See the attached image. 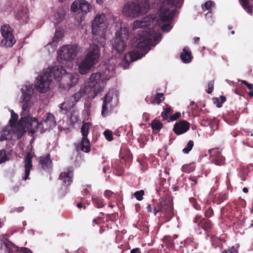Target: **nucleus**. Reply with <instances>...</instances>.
Wrapping results in <instances>:
<instances>
[{"mask_svg": "<svg viewBox=\"0 0 253 253\" xmlns=\"http://www.w3.org/2000/svg\"><path fill=\"white\" fill-rule=\"evenodd\" d=\"M21 90L22 94L21 98L24 103L20 113L21 119L13 129V131H15L19 134H23L26 131L33 134L38 131L42 133L54 127L56 123L51 113H47L41 123L36 118L32 117L29 115L30 108L34 104V89L32 85H25Z\"/></svg>", "mask_w": 253, "mask_h": 253, "instance_id": "nucleus-1", "label": "nucleus"}, {"mask_svg": "<svg viewBox=\"0 0 253 253\" xmlns=\"http://www.w3.org/2000/svg\"><path fill=\"white\" fill-rule=\"evenodd\" d=\"M154 15H149L142 20H136L133 22L132 29L136 30L139 28H146L136 34L133 39V46L137 51L130 52L125 55L124 57V68H127L129 63L141 58L149 50V46L152 43V26H154Z\"/></svg>", "mask_w": 253, "mask_h": 253, "instance_id": "nucleus-2", "label": "nucleus"}, {"mask_svg": "<svg viewBox=\"0 0 253 253\" xmlns=\"http://www.w3.org/2000/svg\"><path fill=\"white\" fill-rule=\"evenodd\" d=\"M183 0H163L160 4L159 8V19L154 16V26H152V43L151 45L155 46L161 40L160 30L161 28L164 32H169L172 26L170 24H164L165 21H169L172 19L176 13V9L180 8Z\"/></svg>", "mask_w": 253, "mask_h": 253, "instance_id": "nucleus-3", "label": "nucleus"}, {"mask_svg": "<svg viewBox=\"0 0 253 253\" xmlns=\"http://www.w3.org/2000/svg\"><path fill=\"white\" fill-rule=\"evenodd\" d=\"M114 67L111 69L105 68L101 72L93 73L90 76L88 81L85 84L90 91L94 93L95 97L102 92L106 85L107 81L113 75Z\"/></svg>", "mask_w": 253, "mask_h": 253, "instance_id": "nucleus-4", "label": "nucleus"}, {"mask_svg": "<svg viewBox=\"0 0 253 253\" xmlns=\"http://www.w3.org/2000/svg\"><path fill=\"white\" fill-rule=\"evenodd\" d=\"M100 56V49L96 44L90 45L87 49L84 58L78 62V71L81 75H85L89 72L92 68L98 62Z\"/></svg>", "mask_w": 253, "mask_h": 253, "instance_id": "nucleus-5", "label": "nucleus"}, {"mask_svg": "<svg viewBox=\"0 0 253 253\" xmlns=\"http://www.w3.org/2000/svg\"><path fill=\"white\" fill-rule=\"evenodd\" d=\"M156 0H137L125 4L123 14L126 17L135 18L144 14L150 7V4Z\"/></svg>", "mask_w": 253, "mask_h": 253, "instance_id": "nucleus-6", "label": "nucleus"}, {"mask_svg": "<svg viewBox=\"0 0 253 253\" xmlns=\"http://www.w3.org/2000/svg\"><path fill=\"white\" fill-rule=\"evenodd\" d=\"M83 97H85L87 99H94L95 98L94 93L90 91L89 88L84 85L81 87L78 91L69 98L66 99L63 103L60 104V108L62 109L63 108L66 110L70 109L74 107L77 102Z\"/></svg>", "mask_w": 253, "mask_h": 253, "instance_id": "nucleus-7", "label": "nucleus"}, {"mask_svg": "<svg viewBox=\"0 0 253 253\" xmlns=\"http://www.w3.org/2000/svg\"><path fill=\"white\" fill-rule=\"evenodd\" d=\"M79 51V47L76 45H66L62 46L58 51V60L62 64L64 62H68V66L71 68L73 63L71 62L77 55Z\"/></svg>", "mask_w": 253, "mask_h": 253, "instance_id": "nucleus-8", "label": "nucleus"}, {"mask_svg": "<svg viewBox=\"0 0 253 253\" xmlns=\"http://www.w3.org/2000/svg\"><path fill=\"white\" fill-rule=\"evenodd\" d=\"M107 27V19L104 14H97L92 23V32L94 35L101 36V44L104 45V34Z\"/></svg>", "mask_w": 253, "mask_h": 253, "instance_id": "nucleus-9", "label": "nucleus"}, {"mask_svg": "<svg viewBox=\"0 0 253 253\" xmlns=\"http://www.w3.org/2000/svg\"><path fill=\"white\" fill-rule=\"evenodd\" d=\"M118 95L115 90H110L106 95L102 106L101 114L102 116H107L111 111L112 108L117 106Z\"/></svg>", "mask_w": 253, "mask_h": 253, "instance_id": "nucleus-10", "label": "nucleus"}, {"mask_svg": "<svg viewBox=\"0 0 253 253\" xmlns=\"http://www.w3.org/2000/svg\"><path fill=\"white\" fill-rule=\"evenodd\" d=\"M52 81V77L48 75L44 70L36 78L35 87L41 93H45L50 89V84Z\"/></svg>", "mask_w": 253, "mask_h": 253, "instance_id": "nucleus-11", "label": "nucleus"}, {"mask_svg": "<svg viewBox=\"0 0 253 253\" xmlns=\"http://www.w3.org/2000/svg\"><path fill=\"white\" fill-rule=\"evenodd\" d=\"M173 208L171 200L167 198L162 199L157 207H154V214L161 212L165 217L170 220L173 216Z\"/></svg>", "mask_w": 253, "mask_h": 253, "instance_id": "nucleus-12", "label": "nucleus"}, {"mask_svg": "<svg viewBox=\"0 0 253 253\" xmlns=\"http://www.w3.org/2000/svg\"><path fill=\"white\" fill-rule=\"evenodd\" d=\"M92 8V5L86 0H75L70 8L71 11L77 15L86 14L91 11Z\"/></svg>", "mask_w": 253, "mask_h": 253, "instance_id": "nucleus-13", "label": "nucleus"}, {"mask_svg": "<svg viewBox=\"0 0 253 253\" xmlns=\"http://www.w3.org/2000/svg\"><path fill=\"white\" fill-rule=\"evenodd\" d=\"M1 33L3 39L0 42V45L4 47H11L16 42L13 36L12 30L8 25H4L1 28Z\"/></svg>", "mask_w": 253, "mask_h": 253, "instance_id": "nucleus-14", "label": "nucleus"}, {"mask_svg": "<svg viewBox=\"0 0 253 253\" xmlns=\"http://www.w3.org/2000/svg\"><path fill=\"white\" fill-rule=\"evenodd\" d=\"M115 21L117 22V29L116 32L115 38H120L126 41H127L129 37L128 27L125 23H123L119 19L115 18Z\"/></svg>", "mask_w": 253, "mask_h": 253, "instance_id": "nucleus-15", "label": "nucleus"}, {"mask_svg": "<svg viewBox=\"0 0 253 253\" xmlns=\"http://www.w3.org/2000/svg\"><path fill=\"white\" fill-rule=\"evenodd\" d=\"M44 71L48 73V75L52 77V80L53 79L58 80L65 75L66 72L61 66L49 67Z\"/></svg>", "mask_w": 253, "mask_h": 253, "instance_id": "nucleus-16", "label": "nucleus"}, {"mask_svg": "<svg viewBox=\"0 0 253 253\" xmlns=\"http://www.w3.org/2000/svg\"><path fill=\"white\" fill-rule=\"evenodd\" d=\"M35 156L33 152H27L24 158V168L25 175L23 177L24 180L29 179L31 169L32 168V159Z\"/></svg>", "mask_w": 253, "mask_h": 253, "instance_id": "nucleus-17", "label": "nucleus"}, {"mask_svg": "<svg viewBox=\"0 0 253 253\" xmlns=\"http://www.w3.org/2000/svg\"><path fill=\"white\" fill-rule=\"evenodd\" d=\"M210 156L213 158L212 162L217 166H222L224 164V158L219 154L218 148H214L209 150Z\"/></svg>", "mask_w": 253, "mask_h": 253, "instance_id": "nucleus-18", "label": "nucleus"}, {"mask_svg": "<svg viewBox=\"0 0 253 253\" xmlns=\"http://www.w3.org/2000/svg\"><path fill=\"white\" fill-rule=\"evenodd\" d=\"M73 170L68 169L67 171L60 173L59 179L61 181L62 184L66 187L71 183L72 181Z\"/></svg>", "mask_w": 253, "mask_h": 253, "instance_id": "nucleus-19", "label": "nucleus"}, {"mask_svg": "<svg viewBox=\"0 0 253 253\" xmlns=\"http://www.w3.org/2000/svg\"><path fill=\"white\" fill-rule=\"evenodd\" d=\"M189 129V123L186 121H182L176 123L173 130L177 135L186 132Z\"/></svg>", "mask_w": 253, "mask_h": 253, "instance_id": "nucleus-20", "label": "nucleus"}, {"mask_svg": "<svg viewBox=\"0 0 253 253\" xmlns=\"http://www.w3.org/2000/svg\"><path fill=\"white\" fill-rule=\"evenodd\" d=\"M126 41L120 38H115L113 42V49L118 53L123 52L126 48Z\"/></svg>", "mask_w": 253, "mask_h": 253, "instance_id": "nucleus-21", "label": "nucleus"}, {"mask_svg": "<svg viewBox=\"0 0 253 253\" xmlns=\"http://www.w3.org/2000/svg\"><path fill=\"white\" fill-rule=\"evenodd\" d=\"M63 37V31L59 29L57 30L55 32L54 37L51 42L49 44L45 46L47 48H48L49 46L52 47V52H53L55 49V47L56 46V44Z\"/></svg>", "mask_w": 253, "mask_h": 253, "instance_id": "nucleus-22", "label": "nucleus"}, {"mask_svg": "<svg viewBox=\"0 0 253 253\" xmlns=\"http://www.w3.org/2000/svg\"><path fill=\"white\" fill-rule=\"evenodd\" d=\"M78 151L88 153L90 151V142L86 137H83L82 141L77 146Z\"/></svg>", "mask_w": 253, "mask_h": 253, "instance_id": "nucleus-23", "label": "nucleus"}, {"mask_svg": "<svg viewBox=\"0 0 253 253\" xmlns=\"http://www.w3.org/2000/svg\"><path fill=\"white\" fill-rule=\"evenodd\" d=\"M16 18L19 20L23 21H27L29 18V12L26 6H23L18 9Z\"/></svg>", "mask_w": 253, "mask_h": 253, "instance_id": "nucleus-24", "label": "nucleus"}, {"mask_svg": "<svg viewBox=\"0 0 253 253\" xmlns=\"http://www.w3.org/2000/svg\"><path fill=\"white\" fill-rule=\"evenodd\" d=\"M65 14V11L63 8L58 9L52 17L53 21L55 23H60L64 19Z\"/></svg>", "mask_w": 253, "mask_h": 253, "instance_id": "nucleus-25", "label": "nucleus"}, {"mask_svg": "<svg viewBox=\"0 0 253 253\" xmlns=\"http://www.w3.org/2000/svg\"><path fill=\"white\" fill-rule=\"evenodd\" d=\"M79 78V75L77 73H75L68 75L67 77L64 78V80H66V79H69L70 80L69 83L67 84V87H71L77 84Z\"/></svg>", "mask_w": 253, "mask_h": 253, "instance_id": "nucleus-26", "label": "nucleus"}, {"mask_svg": "<svg viewBox=\"0 0 253 253\" xmlns=\"http://www.w3.org/2000/svg\"><path fill=\"white\" fill-rule=\"evenodd\" d=\"M11 126H6L2 130L0 135V141H2L10 138L11 137Z\"/></svg>", "mask_w": 253, "mask_h": 253, "instance_id": "nucleus-27", "label": "nucleus"}, {"mask_svg": "<svg viewBox=\"0 0 253 253\" xmlns=\"http://www.w3.org/2000/svg\"><path fill=\"white\" fill-rule=\"evenodd\" d=\"M181 60L184 63H189L191 61L192 56L189 50V49L187 47H185L183 49V52L181 54Z\"/></svg>", "mask_w": 253, "mask_h": 253, "instance_id": "nucleus-28", "label": "nucleus"}, {"mask_svg": "<svg viewBox=\"0 0 253 253\" xmlns=\"http://www.w3.org/2000/svg\"><path fill=\"white\" fill-rule=\"evenodd\" d=\"M40 164L43 169L50 167L51 165V161L49 155H46L45 157H41L40 159Z\"/></svg>", "mask_w": 253, "mask_h": 253, "instance_id": "nucleus-29", "label": "nucleus"}, {"mask_svg": "<svg viewBox=\"0 0 253 253\" xmlns=\"http://www.w3.org/2000/svg\"><path fill=\"white\" fill-rule=\"evenodd\" d=\"M91 126V124L90 123H86L83 125L81 127V132L83 135V137H87Z\"/></svg>", "mask_w": 253, "mask_h": 253, "instance_id": "nucleus-30", "label": "nucleus"}, {"mask_svg": "<svg viewBox=\"0 0 253 253\" xmlns=\"http://www.w3.org/2000/svg\"><path fill=\"white\" fill-rule=\"evenodd\" d=\"M242 5L244 8L245 10L249 13L251 14L252 13L253 7L251 6L249 2L250 0H241Z\"/></svg>", "mask_w": 253, "mask_h": 253, "instance_id": "nucleus-31", "label": "nucleus"}, {"mask_svg": "<svg viewBox=\"0 0 253 253\" xmlns=\"http://www.w3.org/2000/svg\"><path fill=\"white\" fill-rule=\"evenodd\" d=\"M200 228H202L205 230L210 229L211 227V221L208 219H203L201 221Z\"/></svg>", "mask_w": 253, "mask_h": 253, "instance_id": "nucleus-32", "label": "nucleus"}, {"mask_svg": "<svg viewBox=\"0 0 253 253\" xmlns=\"http://www.w3.org/2000/svg\"><path fill=\"white\" fill-rule=\"evenodd\" d=\"M18 118V116L17 114H15L13 110L11 111V118L9 120V123L10 126H11V128L13 127L15 124L16 123Z\"/></svg>", "mask_w": 253, "mask_h": 253, "instance_id": "nucleus-33", "label": "nucleus"}, {"mask_svg": "<svg viewBox=\"0 0 253 253\" xmlns=\"http://www.w3.org/2000/svg\"><path fill=\"white\" fill-rule=\"evenodd\" d=\"M92 200L98 208H101L104 205L103 199L102 198L93 197H92Z\"/></svg>", "mask_w": 253, "mask_h": 253, "instance_id": "nucleus-34", "label": "nucleus"}, {"mask_svg": "<svg viewBox=\"0 0 253 253\" xmlns=\"http://www.w3.org/2000/svg\"><path fill=\"white\" fill-rule=\"evenodd\" d=\"M151 126L153 129L159 130L162 126V124L158 120H154L151 122Z\"/></svg>", "mask_w": 253, "mask_h": 253, "instance_id": "nucleus-35", "label": "nucleus"}, {"mask_svg": "<svg viewBox=\"0 0 253 253\" xmlns=\"http://www.w3.org/2000/svg\"><path fill=\"white\" fill-rule=\"evenodd\" d=\"M194 146V142L192 140H189L187 143L186 147L183 149L182 152L184 154H188L192 150Z\"/></svg>", "mask_w": 253, "mask_h": 253, "instance_id": "nucleus-36", "label": "nucleus"}, {"mask_svg": "<svg viewBox=\"0 0 253 253\" xmlns=\"http://www.w3.org/2000/svg\"><path fill=\"white\" fill-rule=\"evenodd\" d=\"M181 169L184 172L189 173L194 170V167L192 164L186 165L182 167Z\"/></svg>", "mask_w": 253, "mask_h": 253, "instance_id": "nucleus-37", "label": "nucleus"}, {"mask_svg": "<svg viewBox=\"0 0 253 253\" xmlns=\"http://www.w3.org/2000/svg\"><path fill=\"white\" fill-rule=\"evenodd\" d=\"M8 158L6 155V152L4 150H0V164L7 161Z\"/></svg>", "mask_w": 253, "mask_h": 253, "instance_id": "nucleus-38", "label": "nucleus"}, {"mask_svg": "<svg viewBox=\"0 0 253 253\" xmlns=\"http://www.w3.org/2000/svg\"><path fill=\"white\" fill-rule=\"evenodd\" d=\"M163 94L161 93H158L156 94L154 99L152 101V103L160 104L162 101V98H163Z\"/></svg>", "mask_w": 253, "mask_h": 253, "instance_id": "nucleus-39", "label": "nucleus"}, {"mask_svg": "<svg viewBox=\"0 0 253 253\" xmlns=\"http://www.w3.org/2000/svg\"><path fill=\"white\" fill-rule=\"evenodd\" d=\"M144 194L143 190H140L135 192L134 194V196L136 199L138 201H141L143 199V196Z\"/></svg>", "mask_w": 253, "mask_h": 253, "instance_id": "nucleus-40", "label": "nucleus"}, {"mask_svg": "<svg viewBox=\"0 0 253 253\" xmlns=\"http://www.w3.org/2000/svg\"><path fill=\"white\" fill-rule=\"evenodd\" d=\"M170 112L171 109L170 108H166L165 111L161 113V116L164 120H166L167 119V116L170 113Z\"/></svg>", "mask_w": 253, "mask_h": 253, "instance_id": "nucleus-41", "label": "nucleus"}, {"mask_svg": "<svg viewBox=\"0 0 253 253\" xmlns=\"http://www.w3.org/2000/svg\"><path fill=\"white\" fill-rule=\"evenodd\" d=\"M104 134L107 140L110 141L113 140L112 134L110 131L105 130L104 132Z\"/></svg>", "mask_w": 253, "mask_h": 253, "instance_id": "nucleus-42", "label": "nucleus"}, {"mask_svg": "<svg viewBox=\"0 0 253 253\" xmlns=\"http://www.w3.org/2000/svg\"><path fill=\"white\" fill-rule=\"evenodd\" d=\"M208 89L207 93L209 94L211 93L212 92L213 89V81H211L208 83Z\"/></svg>", "mask_w": 253, "mask_h": 253, "instance_id": "nucleus-43", "label": "nucleus"}, {"mask_svg": "<svg viewBox=\"0 0 253 253\" xmlns=\"http://www.w3.org/2000/svg\"><path fill=\"white\" fill-rule=\"evenodd\" d=\"M190 202L193 204V206L197 210H200V206L196 203V200L194 198H190L189 199Z\"/></svg>", "mask_w": 253, "mask_h": 253, "instance_id": "nucleus-44", "label": "nucleus"}, {"mask_svg": "<svg viewBox=\"0 0 253 253\" xmlns=\"http://www.w3.org/2000/svg\"><path fill=\"white\" fill-rule=\"evenodd\" d=\"M203 219H202V217L200 215H196L195 218L194 222L197 224L199 228H200V226L201 225V221Z\"/></svg>", "mask_w": 253, "mask_h": 253, "instance_id": "nucleus-45", "label": "nucleus"}, {"mask_svg": "<svg viewBox=\"0 0 253 253\" xmlns=\"http://www.w3.org/2000/svg\"><path fill=\"white\" fill-rule=\"evenodd\" d=\"M212 5V2L211 1H208L205 2L204 6L203 7V9L204 8L207 10L210 9Z\"/></svg>", "mask_w": 253, "mask_h": 253, "instance_id": "nucleus-46", "label": "nucleus"}, {"mask_svg": "<svg viewBox=\"0 0 253 253\" xmlns=\"http://www.w3.org/2000/svg\"><path fill=\"white\" fill-rule=\"evenodd\" d=\"M180 116V113H176L173 115L171 116L170 117V120L172 121H175L176 119H177Z\"/></svg>", "mask_w": 253, "mask_h": 253, "instance_id": "nucleus-47", "label": "nucleus"}, {"mask_svg": "<svg viewBox=\"0 0 253 253\" xmlns=\"http://www.w3.org/2000/svg\"><path fill=\"white\" fill-rule=\"evenodd\" d=\"M113 192L110 190H106L104 193V196L108 198L111 197L113 195Z\"/></svg>", "mask_w": 253, "mask_h": 253, "instance_id": "nucleus-48", "label": "nucleus"}, {"mask_svg": "<svg viewBox=\"0 0 253 253\" xmlns=\"http://www.w3.org/2000/svg\"><path fill=\"white\" fill-rule=\"evenodd\" d=\"M220 99H221V102L220 103H218L216 105V106L218 108L221 107L222 103H224L226 101V98L225 96H220Z\"/></svg>", "mask_w": 253, "mask_h": 253, "instance_id": "nucleus-49", "label": "nucleus"}, {"mask_svg": "<svg viewBox=\"0 0 253 253\" xmlns=\"http://www.w3.org/2000/svg\"><path fill=\"white\" fill-rule=\"evenodd\" d=\"M212 211L211 209H209L207 211L205 212V215L207 217H210L212 215Z\"/></svg>", "mask_w": 253, "mask_h": 253, "instance_id": "nucleus-50", "label": "nucleus"}, {"mask_svg": "<svg viewBox=\"0 0 253 253\" xmlns=\"http://www.w3.org/2000/svg\"><path fill=\"white\" fill-rule=\"evenodd\" d=\"M225 253H237V251L235 248H232L230 250L225 251Z\"/></svg>", "mask_w": 253, "mask_h": 253, "instance_id": "nucleus-51", "label": "nucleus"}, {"mask_svg": "<svg viewBox=\"0 0 253 253\" xmlns=\"http://www.w3.org/2000/svg\"><path fill=\"white\" fill-rule=\"evenodd\" d=\"M21 251L22 253H32L31 251L26 248H22Z\"/></svg>", "mask_w": 253, "mask_h": 253, "instance_id": "nucleus-52", "label": "nucleus"}, {"mask_svg": "<svg viewBox=\"0 0 253 253\" xmlns=\"http://www.w3.org/2000/svg\"><path fill=\"white\" fill-rule=\"evenodd\" d=\"M130 253H139V249L135 248L130 251Z\"/></svg>", "mask_w": 253, "mask_h": 253, "instance_id": "nucleus-53", "label": "nucleus"}, {"mask_svg": "<svg viewBox=\"0 0 253 253\" xmlns=\"http://www.w3.org/2000/svg\"><path fill=\"white\" fill-rule=\"evenodd\" d=\"M109 169V166H104L103 169V172L104 173H106L107 172V171Z\"/></svg>", "mask_w": 253, "mask_h": 253, "instance_id": "nucleus-54", "label": "nucleus"}, {"mask_svg": "<svg viewBox=\"0 0 253 253\" xmlns=\"http://www.w3.org/2000/svg\"><path fill=\"white\" fill-rule=\"evenodd\" d=\"M147 210L148 212L152 211V208H151V205L150 204H148L147 207Z\"/></svg>", "mask_w": 253, "mask_h": 253, "instance_id": "nucleus-55", "label": "nucleus"}, {"mask_svg": "<svg viewBox=\"0 0 253 253\" xmlns=\"http://www.w3.org/2000/svg\"><path fill=\"white\" fill-rule=\"evenodd\" d=\"M246 86L250 90H252L253 89V84H248L246 85Z\"/></svg>", "mask_w": 253, "mask_h": 253, "instance_id": "nucleus-56", "label": "nucleus"}, {"mask_svg": "<svg viewBox=\"0 0 253 253\" xmlns=\"http://www.w3.org/2000/svg\"><path fill=\"white\" fill-rule=\"evenodd\" d=\"M96 2L98 4H101L103 3L104 0H95Z\"/></svg>", "mask_w": 253, "mask_h": 253, "instance_id": "nucleus-57", "label": "nucleus"}, {"mask_svg": "<svg viewBox=\"0 0 253 253\" xmlns=\"http://www.w3.org/2000/svg\"><path fill=\"white\" fill-rule=\"evenodd\" d=\"M220 242L218 239L216 240L215 241H212V245L213 246H215V247L217 246L216 245V242Z\"/></svg>", "mask_w": 253, "mask_h": 253, "instance_id": "nucleus-58", "label": "nucleus"}, {"mask_svg": "<svg viewBox=\"0 0 253 253\" xmlns=\"http://www.w3.org/2000/svg\"><path fill=\"white\" fill-rule=\"evenodd\" d=\"M213 101H214V103L216 104V105L218 104V103H220L219 102V99L217 98H214L213 99Z\"/></svg>", "mask_w": 253, "mask_h": 253, "instance_id": "nucleus-59", "label": "nucleus"}, {"mask_svg": "<svg viewBox=\"0 0 253 253\" xmlns=\"http://www.w3.org/2000/svg\"><path fill=\"white\" fill-rule=\"evenodd\" d=\"M243 192H244L245 193H247L248 192V189L247 188L244 187L243 189Z\"/></svg>", "mask_w": 253, "mask_h": 253, "instance_id": "nucleus-60", "label": "nucleus"}, {"mask_svg": "<svg viewBox=\"0 0 253 253\" xmlns=\"http://www.w3.org/2000/svg\"><path fill=\"white\" fill-rule=\"evenodd\" d=\"M199 40H200V38H198V37H195L194 39V40L195 42H199Z\"/></svg>", "mask_w": 253, "mask_h": 253, "instance_id": "nucleus-61", "label": "nucleus"}, {"mask_svg": "<svg viewBox=\"0 0 253 253\" xmlns=\"http://www.w3.org/2000/svg\"><path fill=\"white\" fill-rule=\"evenodd\" d=\"M135 208H136V211H138V210L140 209V206L139 205H136Z\"/></svg>", "mask_w": 253, "mask_h": 253, "instance_id": "nucleus-62", "label": "nucleus"}, {"mask_svg": "<svg viewBox=\"0 0 253 253\" xmlns=\"http://www.w3.org/2000/svg\"><path fill=\"white\" fill-rule=\"evenodd\" d=\"M77 207L78 208H81L82 207V204L81 203H78L77 205Z\"/></svg>", "mask_w": 253, "mask_h": 253, "instance_id": "nucleus-63", "label": "nucleus"}, {"mask_svg": "<svg viewBox=\"0 0 253 253\" xmlns=\"http://www.w3.org/2000/svg\"><path fill=\"white\" fill-rule=\"evenodd\" d=\"M249 94L251 96L253 97V89H252V91L249 93Z\"/></svg>", "mask_w": 253, "mask_h": 253, "instance_id": "nucleus-64", "label": "nucleus"}]
</instances>
